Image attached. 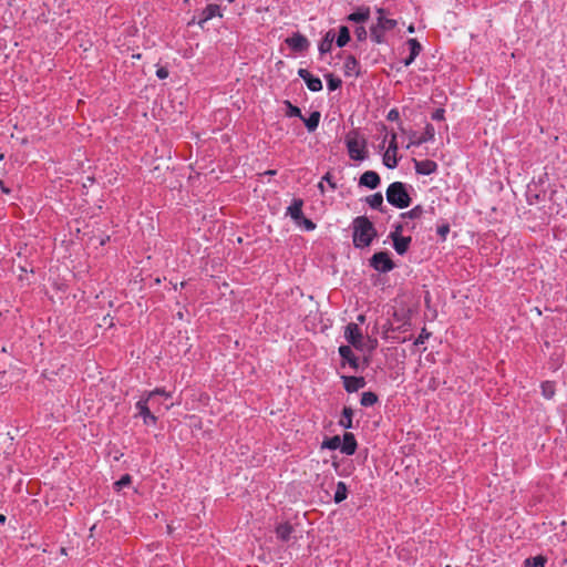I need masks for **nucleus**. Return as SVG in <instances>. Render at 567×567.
<instances>
[{
	"mask_svg": "<svg viewBox=\"0 0 567 567\" xmlns=\"http://www.w3.org/2000/svg\"><path fill=\"white\" fill-rule=\"evenodd\" d=\"M132 482V478L128 474L123 475L117 482H115L114 486L116 491L122 489L125 486H128Z\"/></svg>",
	"mask_w": 567,
	"mask_h": 567,
	"instance_id": "33",
	"label": "nucleus"
},
{
	"mask_svg": "<svg viewBox=\"0 0 567 567\" xmlns=\"http://www.w3.org/2000/svg\"><path fill=\"white\" fill-rule=\"evenodd\" d=\"M354 34L357 37V39L359 41H363L365 40L367 38V31H365V28L364 27H358L355 30H354Z\"/></svg>",
	"mask_w": 567,
	"mask_h": 567,
	"instance_id": "39",
	"label": "nucleus"
},
{
	"mask_svg": "<svg viewBox=\"0 0 567 567\" xmlns=\"http://www.w3.org/2000/svg\"><path fill=\"white\" fill-rule=\"evenodd\" d=\"M408 45L410 48V54L416 58L421 52V44L417 42L416 39H409Z\"/></svg>",
	"mask_w": 567,
	"mask_h": 567,
	"instance_id": "32",
	"label": "nucleus"
},
{
	"mask_svg": "<svg viewBox=\"0 0 567 567\" xmlns=\"http://www.w3.org/2000/svg\"><path fill=\"white\" fill-rule=\"evenodd\" d=\"M286 43L296 52H302L309 47V41L300 33H295L290 38H287Z\"/></svg>",
	"mask_w": 567,
	"mask_h": 567,
	"instance_id": "10",
	"label": "nucleus"
},
{
	"mask_svg": "<svg viewBox=\"0 0 567 567\" xmlns=\"http://www.w3.org/2000/svg\"><path fill=\"white\" fill-rule=\"evenodd\" d=\"M365 202L371 208L382 209L383 207V196L381 193H375L365 198Z\"/></svg>",
	"mask_w": 567,
	"mask_h": 567,
	"instance_id": "23",
	"label": "nucleus"
},
{
	"mask_svg": "<svg viewBox=\"0 0 567 567\" xmlns=\"http://www.w3.org/2000/svg\"><path fill=\"white\" fill-rule=\"evenodd\" d=\"M430 337V333L425 329L421 331L419 337L414 340V346L423 344Z\"/></svg>",
	"mask_w": 567,
	"mask_h": 567,
	"instance_id": "36",
	"label": "nucleus"
},
{
	"mask_svg": "<svg viewBox=\"0 0 567 567\" xmlns=\"http://www.w3.org/2000/svg\"><path fill=\"white\" fill-rule=\"evenodd\" d=\"M358 320L362 322L364 320V317L363 316H359Z\"/></svg>",
	"mask_w": 567,
	"mask_h": 567,
	"instance_id": "50",
	"label": "nucleus"
},
{
	"mask_svg": "<svg viewBox=\"0 0 567 567\" xmlns=\"http://www.w3.org/2000/svg\"><path fill=\"white\" fill-rule=\"evenodd\" d=\"M415 60L411 54L404 60V65L409 66Z\"/></svg>",
	"mask_w": 567,
	"mask_h": 567,
	"instance_id": "45",
	"label": "nucleus"
},
{
	"mask_svg": "<svg viewBox=\"0 0 567 567\" xmlns=\"http://www.w3.org/2000/svg\"><path fill=\"white\" fill-rule=\"evenodd\" d=\"M298 75L306 82L307 87L312 92L322 90V82L319 78L313 76L308 70L299 69Z\"/></svg>",
	"mask_w": 567,
	"mask_h": 567,
	"instance_id": "9",
	"label": "nucleus"
},
{
	"mask_svg": "<svg viewBox=\"0 0 567 567\" xmlns=\"http://www.w3.org/2000/svg\"><path fill=\"white\" fill-rule=\"evenodd\" d=\"M334 38H336V34H334L333 30H329L319 44L320 53L324 54V53H328L331 51Z\"/></svg>",
	"mask_w": 567,
	"mask_h": 567,
	"instance_id": "20",
	"label": "nucleus"
},
{
	"mask_svg": "<svg viewBox=\"0 0 567 567\" xmlns=\"http://www.w3.org/2000/svg\"><path fill=\"white\" fill-rule=\"evenodd\" d=\"M327 85L330 91H334L341 85V80L339 78H336L333 74H327Z\"/></svg>",
	"mask_w": 567,
	"mask_h": 567,
	"instance_id": "31",
	"label": "nucleus"
},
{
	"mask_svg": "<svg viewBox=\"0 0 567 567\" xmlns=\"http://www.w3.org/2000/svg\"><path fill=\"white\" fill-rule=\"evenodd\" d=\"M414 168L417 174L430 175L437 169V164L431 159L414 161Z\"/></svg>",
	"mask_w": 567,
	"mask_h": 567,
	"instance_id": "14",
	"label": "nucleus"
},
{
	"mask_svg": "<svg viewBox=\"0 0 567 567\" xmlns=\"http://www.w3.org/2000/svg\"><path fill=\"white\" fill-rule=\"evenodd\" d=\"M398 143H396V134H392L391 135V140L389 142V146H388V150L385 151L384 155H383V164L388 167V168H395L396 165H398V157H396V154H398Z\"/></svg>",
	"mask_w": 567,
	"mask_h": 567,
	"instance_id": "7",
	"label": "nucleus"
},
{
	"mask_svg": "<svg viewBox=\"0 0 567 567\" xmlns=\"http://www.w3.org/2000/svg\"><path fill=\"white\" fill-rule=\"evenodd\" d=\"M377 23L371 27V38L377 43L383 42V37L386 31L396 27V21L386 17L383 9H378Z\"/></svg>",
	"mask_w": 567,
	"mask_h": 567,
	"instance_id": "5",
	"label": "nucleus"
},
{
	"mask_svg": "<svg viewBox=\"0 0 567 567\" xmlns=\"http://www.w3.org/2000/svg\"><path fill=\"white\" fill-rule=\"evenodd\" d=\"M386 200L396 208H406L411 204V197L406 190L405 184L394 182L386 189Z\"/></svg>",
	"mask_w": 567,
	"mask_h": 567,
	"instance_id": "4",
	"label": "nucleus"
},
{
	"mask_svg": "<svg viewBox=\"0 0 567 567\" xmlns=\"http://www.w3.org/2000/svg\"><path fill=\"white\" fill-rule=\"evenodd\" d=\"M340 445H341V440L339 436H334L326 443V446L331 450L340 449Z\"/></svg>",
	"mask_w": 567,
	"mask_h": 567,
	"instance_id": "35",
	"label": "nucleus"
},
{
	"mask_svg": "<svg viewBox=\"0 0 567 567\" xmlns=\"http://www.w3.org/2000/svg\"><path fill=\"white\" fill-rule=\"evenodd\" d=\"M221 17L220 7L218 4H208L202 12V18L199 20V25H203L204 22L215 18Z\"/></svg>",
	"mask_w": 567,
	"mask_h": 567,
	"instance_id": "18",
	"label": "nucleus"
},
{
	"mask_svg": "<svg viewBox=\"0 0 567 567\" xmlns=\"http://www.w3.org/2000/svg\"><path fill=\"white\" fill-rule=\"evenodd\" d=\"M343 386L348 392H355L365 385L362 377H342Z\"/></svg>",
	"mask_w": 567,
	"mask_h": 567,
	"instance_id": "15",
	"label": "nucleus"
},
{
	"mask_svg": "<svg viewBox=\"0 0 567 567\" xmlns=\"http://www.w3.org/2000/svg\"><path fill=\"white\" fill-rule=\"evenodd\" d=\"M565 563H567V558L565 559Z\"/></svg>",
	"mask_w": 567,
	"mask_h": 567,
	"instance_id": "53",
	"label": "nucleus"
},
{
	"mask_svg": "<svg viewBox=\"0 0 567 567\" xmlns=\"http://www.w3.org/2000/svg\"><path fill=\"white\" fill-rule=\"evenodd\" d=\"M432 118L434 121H441L444 118V110L443 109H437L433 112L432 114Z\"/></svg>",
	"mask_w": 567,
	"mask_h": 567,
	"instance_id": "40",
	"label": "nucleus"
},
{
	"mask_svg": "<svg viewBox=\"0 0 567 567\" xmlns=\"http://www.w3.org/2000/svg\"><path fill=\"white\" fill-rule=\"evenodd\" d=\"M344 66L347 69L348 72H352V71H355V66H357V61L353 56H349L347 58L346 60V63H344Z\"/></svg>",
	"mask_w": 567,
	"mask_h": 567,
	"instance_id": "37",
	"label": "nucleus"
},
{
	"mask_svg": "<svg viewBox=\"0 0 567 567\" xmlns=\"http://www.w3.org/2000/svg\"><path fill=\"white\" fill-rule=\"evenodd\" d=\"M289 106H290V110H289V113H288V114H289L290 116H299V117H301V118H302L300 109H298L297 106H292V105H290V104H289Z\"/></svg>",
	"mask_w": 567,
	"mask_h": 567,
	"instance_id": "41",
	"label": "nucleus"
},
{
	"mask_svg": "<svg viewBox=\"0 0 567 567\" xmlns=\"http://www.w3.org/2000/svg\"><path fill=\"white\" fill-rule=\"evenodd\" d=\"M151 406H152V409H154L155 412L161 411L162 403L159 402L157 396L154 398V405H151Z\"/></svg>",
	"mask_w": 567,
	"mask_h": 567,
	"instance_id": "43",
	"label": "nucleus"
},
{
	"mask_svg": "<svg viewBox=\"0 0 567 567\" xmlns=\"http://www.w3.org/2000/svg\"><path fill=\"white\" fill-rule=\"evenodd\" d=\"M546 559L543 556H536L525 560L526 567H545Z\"/></svg>",
	"mask_w": 567,
	"mask_h": 567,
	"instance_id": "30",
	"label": "nucleus"
},
{
	"mask_svg": "<svg viewBox=\"0 0 567 567\" xmlns=\"http://www.w3.org/2000/svg\"><path fill=\"white\" fill-rule=\"evenodd\" d=\"M379 185H380V176L374 171L364 172L359 179V186H363L369 189H375Z\"/></svg>",
	"mask_w": 567,
	"mask_h": 567,
	"instance_id": "11",
	"label": "nucleus"
},
{
	"mask_svg": "<svg viewBox=\"0 0 567 567\" xmlns=\"http://www.w3.org/2000/svg\"><path fill=\"white\" fill-rule=\"evenodd\" d=\"M267 174L272 175V174H275V172L274 171H269V172H267Z\"/></svg>",
	"mask_w": 567,
	"mask_h": 567,
	"instance_id": "52",
	"label": "nucleus"
},
{
	"mask_svg": "<svg viewBox=\"0 0 567 567\" xmlns=\"http://www.w3.org/2000/svg\"><path fill=\"white\" fill-rule=\"evenodd\" d=\"M155 396H165L168 399L172 394L166 392L164 389H155L141 395L140 400L135 404L138 415L143 417V422L146 425H155L157 422V417L151 412V405H154Z\"/></svg>",
	"mask_w": 567,
	"mask_h": 567,
	"instance_id": "1",
	"label": "nucleus"
},
{
	"mask_svg": "<svg viewBox=\"0 0 567 567\" xmlns=\"http://www.w3.org/2000/svg\"><path fill=\"white\" fill-rule=\"evenodd\" d=\"M173 406V403L172 404H167L164 406L165 410H169Z\"/></svg>",
	"mask_w": 567,
	"mask_h": 567,
	"instance_id": "49",
	"label": "nucleus"
},
{
	"mask_svg": "<svg viewBox=\"0 0 567 567\" xmlns=\"http://www.w3.org/2000/svg\"><path fill=\"white\" fill-rule=\"evenodd\" d=\"M348 495V488L344 482H338L337 488L334 492L333 499L336 503H341L347 498Z\"/></svg>",
	"mask_w": 567,
	"mask_h": 567,
	"instance_id": "25",
	"label": "nucleus"
},
{
	"mask_svg": "<svg viewBox=\"0 0 567 567\" xmlns=\"http://www.w3.org/2000/svg\"><path fill=\"white\" fill-rule=\"evenodd\" d=\"M350 158L363 161L365 158V141L357 134H350L346 138Z\"/></svg>",
	"mask_w": 567,
	"mask_h": 567,
	"instance_id": "6",
	"label": "nucleus"
},
{
	"mask_svg": "<svg viewBox=\"0 0 567 567\" xmlns=\"http://www.w3.org/2000/svg\"><path fill=\"white\" fill-rule=\"evenodd\" d=\"M377 401H378V398L373 392H364L361 396V404L363 406H371Z\"/></svg>",
	"mask_w": 567,
	"mask_h": 567,
	"instance_id": "29",
	"label": "nucleus"
},
{
	"mask_svg": "<svg viewBox=\"0 0 567 567\" xmlns=\"http://www.w3.org/2000/svg\"><path fill=\"white\" fill-rule=\"evenodd\" d=\"M0 186H1L2 192L9 193V189L3 186L2 182H0Z\"/></svg>",
	"mask_w": 567,
	"mask_h": 567,
	"instance_id": "46",
	"label": "nucleus"
},
{
	"mask_svg": "<svg viewBox=\"0 0 567 567\" xmlns=\"http://www.w3.org/2000/svg\"><path fill=\"white\" fill-rule=\"evenodd\" d=\"M542 394L546 399H551L555 395V385L554 383L546 381L542 383Z\"/></svg>",
	"mask_w": 567,
	"mask_h": 567,
	"instance_id": "28",
	"label": "nucleus"
},
{
	"mask_svg": "<svg viewBox=\"0 0 567 567\" xmlns=\"http://www.w3.org/2000/svg\"><path fill=\"white\" fill-rule=\"evenodd\" d=\"M339 354L342 358L343 362L348 363L353 370H358L359 360L354 355L350 346H341L339 347Z\"/></svg>",
	"mask_w": 567,
	"mask_h": 567,
	"instance_id": "12",
	"label": "nucleus"
},
{
	"mask_svg": "<svg viewBox=\"0 0 567 567\" xmlns=\"http://www.w3.org/2000/svg\"><path fill=\"white\" fill-rule=\"evenodd\" d=\"M291 533H292V527L288 523L280 524L276 528V535L282 542L289 540Z\"/></svg>",
	"mask_w": 567,
	"mask_h": 567,
	"instance_id": "22",
	"label": "nucleus"
},
{
	"mask_svg": "<svg viewBox=\"0 0 567 567\" xmlns=\"http://www.w3.org/2000/svg\"><path fill=\"white\" fill-rule=\"evenodd\" d=\"M156 75L159 78V79H166L168 76V71L165 69V68H159L157 71H156Z\"/></svg>",
	"mask_w": 567,
	"mask_h": 567,
	"instance_id": "42",
	"label": "nucleus"
},
{
	"mask_svg": "<svg viewBox=\"0 0 567 567\" xmlns=\"http://www.w3.org/2000/svg\"><path fill=\"white\" fill-rule=\"evenodd\" d=\"M423 214V208L421 206H415L414 208H412L408 215L411 217V218H420Z\"/></svg>",
	"mask_w": 567,
	"mask_h": 567,
	"instance_id": "38",
	"label": "nucleus"
},
{
	"mask_svg": "<svg viewBox=\"0 0 567 567\" xmlns=\"http://www.w3.org/2000/svg\"><path fill=\"white\" fill-rule=\"evenodd\" d=\"M340 425L344 429L352 427V410L350 408L343 409Z\"/></svg>",
	"mask_w": 567,
	"mask_h": 567,
	"instance_id": "27",
	"label": "nucleus"
},
{
	"mask_svg": "<svg viewBox=\"0 0 567 567\" xmlns=\"http://www.w3.org/2000/svg\"><path fill=\"white\" fill-rule=\"evenodd\" d=\"M296 225L303 227L306 230H313L316 228V224L306 217H302L300 223H297Z\"/></svg>",
	"mask_w": 567,
	"mask_h": 567,
	"instance_id": "34",
	"label": "nucleus"
},
{
	"mask_svg": "<svg viewBox=\"0 0 567 567\" xmlns=\"http://www.w3.org/2000/svg\"><path fill=\"white\" fill-rule=\"evenodd\" d=\"M399 117V112L396 110H391L388 114V118L394 121Z\"/></svg>",
	"mask_w": 567,
	"mask_h": 567,
	"instance_id": "44",
	"label": "nucleus"
},
{
	"mask_svg": "<svg viewBox=\"0 0 567 567\" xmlns=\"http://www.w3.org/2000/svg\"><path fill=\"white\" fill-rule=\"evenodd\" d=\"M346 340L359 351H373L377 347V340L364 338L359 326L350 322L344 328Z\"/></svg>",
	"mask_w": 567,
	"mask_h": 567,
	"instance_id": "3",
	"label": "nucleus"
},
{
	"mask_svg": "<svg viewBox=\"0 0 567 567\" xmlns=\"http://www.w3.org/2000/svg\"><path fill=\"white\" fill-rule=\"evenodd\" d=\"M408 31H409L410 33H413V32H414V27H413V25H410V27L408 28Z\"/></svg>",
	"mask_w": 567,
	"mask_h": 567,
	"instance_id": "48",
	"label": "nucleus"
},
{
	"mask_svg": "<svg viewBox=\"0 0 567 567\" xmlns=\"http://www.w3.org/2000/svg\"><path fill=\"white\" fill-rule=\"evenodd\" d=\"M371 266L378 271L386 272L393 268V262L388 252L380 251L372 256Z\"/></svg>",
	"mask_w": 567,
	"mask_h": 567,
	"instance_id": "8",
	"label": "nucleus"
},
{
	"mask_svg": "<svg viewBox=\"0 0 567 567\" xmlns=\"http://www.w3.org/2000/svg\"><path fill=\"white\" fill-rule=\"evenodd\" d=\"M303 202L300 198H295L290 206L287 208V215L291 217V219L297 224L300 223V219L303 217L302 213Z\"/></svg>",
	"mask_w": 567,
	"mask_h": 567,
	"instance_id": "13",
	"label": "nucleus"
},
{
	"mask_svg": "<svg viewBox=\"0 0 567 567\" xmlns=\"http://www.w3.org/2000/svg\"><path fill=\"white\" fill-rule=\"evenodd\" d=\"M410 243H411L410 237H402L399 235L393 236V247H394L395 251L400 255H403L408 250Z\"/></svg>",
	"mask_w": 567,
	"mask_h": 567,
	"instance_id": "19",
	"label": "nucleus"
},
{
	"mask_svg": "<svg viewBox=\"0 0 567 567\" xmlns=\"http://www.w3.org/2000/svg\"><path fill=\"white\" fill-rule=\"evenodd\" d=\"M370 17L369 8H359L355 12L348 16V20L351 22H365Z\"/></svg>",
	"mask_w": 567,
	"mask_h": 567,
	"instance_id": "21",
	"label": "nucleus"
},
{
	"mask_svg": "<svg viewBox=\"0 0 567 567\" xmlns=\"http://www.w3.org/2000/svg\"><path fill=\"white\" fill-rule=\"evenodd\" d=\"M449 229L447 228H444V229H441V233H446Z\"/></svg>",
	"mask_w": 567,
	"mask_h": 567,
	"instance_id": "51",
	"label": "nucleus"
},
{
	"mask_svg": "<svg viewBox=\"0 0 567 567\" xmlns=\"http://www.w3.org/2000/svg\"><path fill=\"white\" fill-rule=\"evenodd\" d=\"M353 245L357 248L368 247L377 233L373 224L364 216L357 217L353 220Z\"/></svg>",
	"mask_w": 567,
	"mask_h": 567,
	"instance_id": "2",
	"label": "nucleus"
},
{
	"mask_svg": "<svg viewBox=\"0 0 567 567\" xmlns=\"http://www.w3.org/2000/svg\"><path fill=\"white\" fill-rule=\"evenodd\" d=\"M433 137H434V128L432 125H427L425 128V132L423 134H421V136L416 137L413 135L411 137V141H410L408 147H410L412 145L419 146L423 143H426L427 141L433 140Z\"/></svg>",
	"mask_w": 567,
	"mask_h": 567,
	"instance_id": "17",
	"label": "nucleus"
},
{
	"mask_svg": "<svg viewBox=\"0 0 567 567\" xmlns=\"http://www.w3.org/2000/svg\"><path fill=\"white\" fill-rule=\"evenodd\" d=\"M350 41L349 29L344 25L340 27L339 35L337 38V45L339 48L344 47Z\"/></svg>",
	"mask_w": 567,
	"mask_h": 567,
	"instance_id": "26",
	"label": "nucleus"
},
{
	"mask_svg": "<svg viewBox=\"0 0 567 567\" xmlns=\"http://www.w3.org/2000/svg\"><path fill=\"white\" fill-rule=\"evenodd\" d=\"M357 442L351 433H346L343 435V440L341 441L340 450L342 453L347 455H352L355 452Z\"/></svg>",
	"mask_w": 567,
	"mask_h": 567,
	"instance_id": "16",
	"label": "nucleus"
},
{
	"mask_svg": "<svg viewBox=\"0 0 567 567\" xmlns=\"http://www.w3.org/2000/svg\"><path fill=\"white\" fill-rule=\"evenodd\" d=\"M302 120H303L308 131L313 132L319 125L320 113L315 111L310 114V116L308 118H302Z\"/></svg>",
	"mask_w": 567,
	"mask_h": 567,
	"instance_id": "24",
	"label": "nucleus"
},
{
	"mask_svg": "<svg viewBox=\"0 0 567 567\" xmlns=\"http://www.w3.org/2000/svg\"><path fill=\"white\" fill-rule=\"evenodd\" d=\"M6 522V516L0 514V523H4Z\"/></svg>",
	"mask_w": 567,
	"mask_h": 567,
	"instance_id": "47",
	"label": "nucleus"
}]
</instances>
